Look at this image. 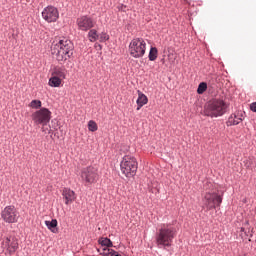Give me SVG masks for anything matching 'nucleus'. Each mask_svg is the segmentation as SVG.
I'll return each instance as SVG.
<instances>
[{"mask_svg": "<svg viewBox=\"0 0 256 256\" xmlns=\"http://www.w3.org/2000/svg\"><path fill=\"white\" fill-rule=\"evenodd\" d=\"M45 225L49 229V231H51V233H59V228H57V219H52L51 221L46 220Z\"/></svg>", "mask_w": 256, "mask_h": 256, "instance_id": "nucleus-17", "label": "nucleus"}, {"mask_svg": "<svg viewBox=\"0 0 256 256\" xmlns=\"http://www.w3.org/2000/svg\"><path fill=\"white\" fill-rule=\"evenodd\" d=\"M137 93H138V98L136 100V103H137L136 111H140L141 107L149 103V98H147V95L141 92V90H138Z\"/></svg>", "mask_w": 256, "mask_h": 256, "instance_id": "nucleus-15", "label": "nucleus"}, {"mask_svg": "<svg viewBox=\"0 0 256 256\" xmlns=\"http://www.w3.org/2000/svg\"><path fill=\"white\" fill-rule=\"evenodd\" d=\"M229 109V104L221 98H214L209 100L204 106L205 117H211V119L217 117H223Z\"/></svg>", "mask_w": 256, "mask_h": 256, "instance_id": "nucleus-3", "label": "nucleus"}, {"mask_svg": "<svg viewBox=\"0 0 256 256\" xmlns=\"http://www.w3.org/2000/svg\"><path fill=\"white\" fill-rule=\"evenodd\" d=\"M62 196L63 199H65V205H71V203L77 199L75 191L71 190V188H64L62 191Z\"/></svg>", "mask_w": 256, "mask_h": 256, "instance_id": "nucleus-14", "label": "nucleus"}, {"mask_svg": "<svg viewBox=\"0 0 256 256\" xmlns=\"http://www.w3.org/2000/svg\"><path fill=\"white\" fill-rule=\"evenodd\" d=\"M88 39L91 43H95V41H99V34L97 33V30L90 29L88 32Z\"/></svg>", "mask_w": 256, "mask_h": 256, "instance_id": "nucleus-20", "label": "nucleus"}, {"mask_svg": "<svg viewBox=\"0 0 256 256\" xmlns=\"http://www.w3.org/2000/svg\"><path fill=\"white\" fill-rule=\"evenodd\" d=\"M243 119H245V111H237L229 116L228 120L226 121V125L227 127L239 125Z\"/></svg>", "mask_w": 256, "mask_h": 256, "instance_id": "nucleus-13", "label": "nucleus"}, {"mask_svg": "<svg viewBox=\"0 0 256 256\" xmlns=\"http://www.w3.org/2000/svg\"><path fill=\"white\" fill-rule=\"evenodd\" d=\"M98 47H100V49H103V46H101V44H99Z\"/></svg>", "mask_w": 256, "mask_h": 256, "instance_id": "nucleus-33", "label": "nucleus"}, {"mask_svg": "<svg viewBox=\"0 0 256 256\" xmlns=\"http://www.w3.org/2000/svg\"><path fill=\"white\" fill-rule=\"evenodd\" d=\"M253 231H254V228L248 227V228H246L244 235L246 237H253Z\"/></svg>", "mask_w": 256, "mask_h": 256, "instance_id": "nucleus-27", "label": "nucleus"}, {"mask_svg": "<svg viewBox=\"0 0 256 256\" xmlns=\"http://www.w3.org/2000/svg\"><path fill=\"white\" fill-rule=\"evenodd\" d=\"M53 75H55V77H58V79L63 80L67 76V69H65V66H57L53 69Z\"/></svg>", "mask_w": 256, "mask_h": 256, "instance_id": "nucleus-16", "label": "nucleus"}, {"mask_svg": "<svg viewBox=\"0 0 256 256\" xmlns=\"http://www.w3.org/2000/svg\"><path fill=\"white\" fill-rule=\"evenodd\" d=\"M1 217L4 223H17L19 221V211L13 205L6 206L1 212Z\"/></svg>", "mask_w": 256, "mask_h": 256, "instance_id": "nucleus-9", "label": "nucleus"}, {"mask_svg": "<svg viewBox=\"0 0 256 256\" xmlns=\"http://www.w3.org/2000/svg\"><path fill=\"white\" fill-rule=\"evenodd\" d=\"M137 169H139V163L135 156L125 155L122 158V161L120 162V170L124 177H127V179L135 177V175H137Z\"/></svg>", "mask_w": 256, "mask_h": 256, "instance_id": "nucleus-4", "label": "nucleus"}, {"mask_svg": "<svg viewBox=\"0 0 256 256\" xmlns=\"http://www.w3.org/2000/svg\"><path fill=\"white\" fill-rule=\"evenodd\" d=\"M73 51H75V45L69 39L64 38L57 43L53 42L51 45V53L59 63L71 59Z\"/></svg>", "mask_w": 256, "mask_h": 256, "instance_id": "nucleus-1", "label": "nucleus"}, {"mask_svg": "<svg viewBox=\"0 0 256 256\" xmlns=\"http://www.w3.org/2000/svg\"><path fill=\"white\" fill-rule=\"evenodd\" d=\"M99 129V127L97 126V122L90 120L88 122V130L91 131L92 133H95V131H97Z\"/></svg>", "mask_w": 256, "mask_h": 256, "instance_id": "nucleus-23", "label": "nucleus"}, {"mask_svg": "<svg viewBox=\"0 0 256 256\" xmlns=\"http://www.w3.org/2000/svg\"><path fill=\"white\" fill-rule=\"evenodd\" d=\"M206 91H207V84L205 82H201L197 88L198 95H203V93Z\"/></svg>", "mask_w": 256, "mask_h": 256, "instance_id": "nucleus-24", "label": "nucleus"}, {"mask_svg": "<svg viewBox=\"0 0 256 256\" xmlns=\"http://www.w3.org/2000/svg\"><path fill=\"white\" fill-rule=\"evenodd\" d=\"M158 55H159V51L157 50V47H151L148 54L149 61H155Z\"/></svg>", "mask_w": 256, "mask_h": 256, "instance_id": "nucleus-22", "label": "nucleus"}, {"mask_svg": "<svg viewBox=\"0 0 256 256\" xmlns=\"http://www.w3.org/2000/svg\"><path fill=\"white\" fill-rule=\"evenodd\" d=\"M2 245L4 249L7 250L9 255H14V253L19 249V241L15 237H6L5 240H3Z\"/></svg>", "mask_w": 256, "mask_h": 256, "instance_id": "nucleus-12", "label": "nucleus"}, {"mask_svg": "<svg viewBox=\"0 0 256 256\" xmlns=\"http://www.w3.org/2000/svg\"><path fill=\"white\" fill-rule=\"evenodd\" d=\"M245 226L249 227V220L244 223Z\"/></svg>", "mask_w": 256, "mask_h": 256, "instance_id": "nucleus-32", "label": "nucleus"}, {"mask_svg": "<svg viewBox=\"0 0 256 256\" xmlns=\"http://www.w3.org/2000/svg\"><path fill=\"white\" fill-rule=\"evenodd\" d=\"M98 41L100 43H105L106 41H109V35L105 32H102L101 34H99Z\"/></svg>", "mask_w": 256, "mask_h": 256, "instance_id": "nucleus-26", "label": "nucleus"}, {"mask_svg": "<svg viewBox=\"0 0 256 256\" xmlns=\"http://www.w3.org/2000/svg\"><path fill=\"white\" fill-rule=\"evenodd\" d=\"M98 243L101 247H104V249H111V247H113V241L107 237H100Z\"/></svg>", "mask_w": 256, "mask_h": 256, "instance_id": "nucleus-18", "label": "nucleus"}, {"mask_svg": "<svg viewBox=\"0 0 256 256\" xmlns=\"http://www.w3.org/2000/svg\"><path fill=\"white\" fill-rule=\"evenodd\" d=\"M244 163H245V167H246L247 169H249V167H251V161L245 160Z\"/></svg>", "mask_w": 256, "mask_h": 256, "instance_id": "nucleus-30", "label": "nucleus"}, {"mask_svg": "<svg viewBox=\"0 0 256 256\" xmlns=\"http://www.w3.org/2000/svg\"><path fill=\"white\" fill-rule=\"evenodd\" d=\"M76 23L80 31H90V29H93V27H95V22L93 21V18L89 17L88 15L77 18Z\"/></svg>", "mask_w": 256, "mask_h": 256, "instance_id": "nucleus-11", "label": "nucleus"}, {"mask_svg": "<svg viewBox=\"0 0 256 256\" xmlns=\"http://www.w3.org/2000/svg\"><path fill=\"white\" fill-rule=\"evenodd\" d=\"M42 105L43 103L41 102V100H32L29 107H31L32 109H41Z\"/></svg>", "mask_w": 256, "mask_h": 256, "instance_id": "nucleus-25", "label": "nucleus"}, {"mask_svg": "<svg viewBox=\"0 0 256 256\" xmlns=\"http://www.w3.org/2000/svg\"><path fill=\"white\" fill-rule=\"evenodd\" d=\"M61 81V78L53 76L49 79L48 85H50V87H61Z\"/></svg>", "mask_w": 256, "mask_h": 256, "instance_id": "nucleus-21", "label": "nucleus"}, {"mask_svg": "<svg viewBox=\"0 0 256 256\" xmlns=\"http://www.w3.org/2000/svg\"><path fill=\"white\" fill-rule=\"evenodd\" d=\"M101 256H121V254L114 249L111 248H103L102 252H100Z\"/></svg>", "mask_w": 256, "mask_h": 256, "instance_id": "nucleus-19", "label": "nucleus"}, {"mask_svg": "<svg viewBox=\"0 0 256 256\" xmlns=\"http://www.w3.org/2000/svg\"><path fill=\"white\" fill-rule=\"evenodd\" d=\"M234 121H237V118H234Z\"/></svg>", "mask_w": 256, "mask_h": 256, "instance_id": "nucleus-34", "label": "nucleus"}, {"mask_svg": "<svg viewBox=\"0 0 256 256\" xmlns=\"http://www.w3.org/2000/svg\"><path fill=\"white\" fill-rule=\"evenodd\" d=\"M80 177L85 185H93L99 181V169L95 166H87L81 169Z\"/></svg>", "mask_w": 256, "mask_h": 256, "instance_id": "nucleus-6", "label": "nucleus"}, {"mask_svg": "<svg viewBox=\"0 0 256 256\" xmlns=\"http://www.w3.org/2000/svg\"><path fill=\"white\" fill-rule=\"evenodd\" d=\"M204 199V205L207 208V211L217 209L218 207H221V204L223 203V197L221 195H218L216 192L206 193Z\"/></svg>", "mask_w": 256, "mask_h": 256, "instance_id": "nucleus-7", "label": "nucleus"}, {"mask_svg": "<svg viewBox=\"0 0 256 256\" xmlns=\"http://www.w3.org/2000/svg\"><path fill=\"white\" fill-rule=\"evenodd\" d=\"M175 237H177V228L171 224H162L155 235V241L158 249L171 247Z\"/></svg>", "mask_w": 256, "mask_h": 256, "instance_id": "nucleus-2", "label": "nucleus"}, {"mask_svg": "<svg viewBox=\"0 0 256 256\" xmlns=\"http://www.w3.org/2000/svg\"><path fill=\"white\" fill-rule=\"evenodd\" d=\"M42 19L46 21V23H56L57 19H59V10L55 6H47L42 11Z\"/></svg>", "mask_w": 256, "mask_h": 256, "instance_id": "nucleus-10", "label": "nucleus"}, {"mask_svg": "<svg viewBox=\"0 0 256 256\" xmlns=\"http://www.w3.org/2000/svg\"><path fill=\"white\" fill-rule=\"evenodd\" d=\"M246 229H247V228H245V227H241V228H240V231H241L242 233H245Z\"/></svg>", "mask_w": 256, "mask_h": 256, "instance_id": "nucleus-31", "label": "nucleus"}, {"mask_svg": "<svg viewBox=\"0 0 256 256\" xmlns=\"http://www.w3.org/2000/svg\"><path fill=\"white\" fill-rule=\"evenodd\" d=\"M52 113L48 108H40L38 111L32 114V121L35 125H47L51 121Z\"/></svg>", "mask_w": 256, "mask_h": 256, "instance_id": "nucleus-8", "label": "nucleus"}, {"mask_svg": "<svg viewBox=\"0 0 256 256\" xmlns=\"http://www.w3.org/2000/svg\"><path fill=\"white\" fill-rule=\"evenodd\" d=\"M128 51L134 59H141L147 51V43L143 38H134L129 44Z\"/></svg>", "mask_w": 256, "mask_h": 256, "instance_id": "nucleus-5", "label": "nucleus"}, {"mask_svg": "<svg viewBox=\"0 0 256 256\" xmlns=\"http://www.w3.org/2000/svg\"><path fill=\"white\" fill-rule=\"evenodd\" d=\"M250 110L253 111V113H256V102L250 104Z\"/></svg>", "mask_w": 256, "mask_h": 256, "instance_id": "nucleus-29", "label": "nucleus"}, {"mask_svg": "<svg viewBox=\"0 0 256 256\" xmlns=\"http://www.w3.org/2000/svg\"><path fill=\"white\" fill-rule=\"evenodd\" d=\"M119 11H122L123 13H125V11H127V5L125 4H121L119 7H118Z\"/></svg>", "mask_w": 256, "mask_h": 256, "instance_id": "nucleus-28", "label": "nucleus"}]
</instances>
